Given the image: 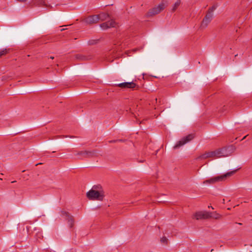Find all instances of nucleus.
Here are the masks:
<instances>
[{
  "label": "nucleus",
  "instance_id": "obj_25",
  "mask_svg": "<svg viewBox=\"0 0 252 252\" xmlns=\"http://www.w3.org/2000/svg\"><path fill=\"white\" fill-rule=\"evenodd\" d=\"M15 182H16V181H14L11 182V183H15Z\"/></svg>",
  "mask_w": 252,
  "mask_h": 252
},
{
  "label": "nucleus",
  "instance_id": "obj_23",
  "mask_svg": "<svg viewBox=\"0 0 252 252\" xmlns=\"http://www.w3.org/2000/svg\"><path fill=\"white\" fill-rule=\"evenodd\" d=\"M118 141H121V140H116V141H114V142Z\"/></svg>",
  "mask_w": 252,
  "mask_h": 252
},
{
  "label": "nucleus",
  "instance_id": "obj_19",
  "mask_svg": "<svg viewBox=\"0 0 252 252\" xmlns=\"http://www.w3.org/2000/svg\"><path fill=\"white\" fill-rule=\"evenodd\" d=\"M180 4V0H178L177 2H176L174 5L173 7L172 11H175L176 10V9L177 8V7L179 6Z\"/></svg>",
  "mask_w": 252,
  "mask_h": 252
},
{
  "label": "nucleus",
  "instance_id": "obj_17",
  "mask_svg": "<svg viewBox=\"0 0 252 252\" xmlns=\"http://www.w3.org/2000/svg\"><path fill=\"white\" fill-rule=\"evenodd\" d=\"M33 2L37 5H42L44 4L45 1L44 0H33Z\"/></svg>",
  "mask_w": 252,
  "mask_h": 252
},
{
  "label": "nucleus",
  "instance_id": "obj_12",
  "mask_svg": "<svg viewBox=\"0 0 252 252\" xmlns=\"http://www.w3.org/2000/svg\"><path fill=\"white\" fill-rule=\"evenodd\" d=\"M118 86L122 88L133 89L135 87L136 84L133 82H124L119 84Z\"/></svg>",
  "mask_w": 252,
  "mask_h": 252
},
{
  "label": "nucleus",
  "instance_id": "obj_14",
  "mask_svg": "<svg viewBox=\"0 0 252 252\" xmlns=\"http://www.w3.org/2000/svg\"><path fill=\"white\" fill-rule=\"evenodd\" d=\"M98 16L99 21H105L109 17V15L106 13H101L97 15Z\"/></svg>",
  "mask_w": 252,
  "mask_h": 252
},
{
  "label": "nucleus",
  "instance_id": "obj_1",
  "mask_svg": "<svg viewBox=\"0 0 252 252\" xmlns=\"http://www.w3.org/2000/svg\"><path fill=\"white\" fill-rule=\"evenodd\" d=\"M231 154L230 148L219 149L214 151H208L201 154L196 158V160H203L207 158H218L230 156Z\"/></svg>",
  "mask_w": 252,
  "mask_h": 252
},
{
  "label": "nucleus",
  "instance_id": "obj_26",
  "mask_svg": "<svg viewBox=\"0 0 252 252\" xmlns=\"http://www.w3.org/2000/svg\"><path fill=\"white\" fill-rule=\"evenodd\" d=\"M208 207H209V208H211V207L212 209H213V208L212 206H208Z\"/></svg>",
  "mask_w": 252,
  "mask_h": 252
},
{
  "label": "nucleus",
  "instance_id": "obj_16",
  "mask_svg": "<svg viewBox=\"0 0 252 252\" xmlns=\"http://www.w3.org/2000/svg\"><path fill=\"white\" fill-rule=\"evenodd\" d=\"M210 217L209 218H213L215 219H219L221 218V215L216 212L210 213Z\"/></svg>",
  "mask_w": 252,
  "mask_h": 252
},
{
  "label": "nucleus",
  "instance_id": "obj_29",
  "mask_svg": "<svg viewBox=\"0 0 252 252\" xmlns=\"http://www.w3.org/2000/svg\"><path fill=\"white\" fill-rule=\"evenodd\" d=\"M64 30V29H62V30H61V31H63Z\"/></svg>",
  "mask_w": 252,
  "mask_h": 252
},
{
  "label": "nucleus",
  "instance_id": "obj_4",
  "mask_svg": "<svg viewBox=\"0 0 252 252\" xmlns=\"http://www.w3.org/2000/svg\"><path fill=\"white\" fill-rule=\"evenodd\" d=\"M166 6V2L162 0L158 5L149 9L146 14V17L149 18L159 13Z\"/></svg>",
  "mask_w": 252,
  "mask_h": 252
},
{
  "label": "nucleus",
  "instance_id": "obj_10",
  "mask_svg": "<svg viewBox=\"0 0 252 252\" xmlns=\"http://www.w3.org/2000/svg\"><path fill=\"white\" fill-rule=\"evenodd\" d=\"M61 215L64 219L67 220L69 227H72L74 223L72 216H70L67 212L64 211H62Z\"/></svg>",
  "mask_w": 252,
  "mask_h": 252
},
{
  "label": "nucleus",
  "instance_id": "obj_6",
  "mask_svg": "<svg viewBox=\"0 0 252 252\" xmlns=\"http://www.w3.org/2000/svg\"><path fill=\"white\" fill-rule=\"evenodd\" d=\"M210 212L207 211H199L195 213L193 217L196 220L207 219L210 217Z\"/></svg>",
  "mask_w": 252,
  "mask_h": 252
},
{
  "label": "nucleus",
  "instance_id": "obj_11",
  "mask_svg": "<svg viewBox=\"0 0 252 252\" xmlns=\"http://www.w3.org/2000/svg\"><path fill=\"white\" fill-rule=\"evenodd\" d=\"M116 25V22L111 20V21H107L100 25V28L103 30H106L111 27H115Z\"/></svg>",
  "mask_w": 252,
  "mask_h": 252
},
{
  "label": "nucleus",
  "instance_id": "obj_21",
  "mask_svg": "<svg viewBox=\"0 0 252 252\" xmlns=\"http://www.w3.org/2000/svg\"><path fill=\"white\" fill-rule=\"evenodd\" d=\"M167 241H168L167 239L164 236L162 237L160 239V241H161V243H162L163 244H167Z\"/></svg>",
  "mask_w": 252,
  "mask_h": 252
},
{
  "label": "nucleus",
  "instance_id": "obj_2",
  "mask_svg": "<svg viewBox=\"0 0 252 252\" xmlns=\"http://www.w3.org/2000/svg\"><path fill=\"white\" fill-rule=\"evenodd\" d=\"M87 198L92 200L102 201L104 194L102 187L100 185L94 186L86 193Z\"/></svg>",
  "mask_w": 252,
  "mask_h": 252
},
{
  "label": "nucleus",
  "instance_id": "obj_7",
  "mask_svg": "<svg viewBox=\"0 0 252 252\" xmlns=\"http://www.w3.org/2000/svg\"><path fill=\"white\" fill-rule=\"evenodd\" d=\"M98 21L99 18L97 15L89 16L82 20V22L88 25L96 24Z\"/></svg>",
  "mask_w": 252,
  "mask_h": 252
},
{
  "label": "nucleus",
  "instance_id": "obj_20",
  "mask_svg": "<svg viewBox=\"0 0 252 252\" xmlns=\"http://www.w3.org/2000/svg\"><path fill=\"white\" fill-rule=\"evenodd\" d=\"M98 40L91 39L88 41V44L89 45H94L98 42Z\"/></svg>",
  "mask_w": 252,
  "mask_h": 252
},
{
  "label": "nucleus",
  "instance_id": "obj_13",
  "mask_svg": "<svg viewBox=\"0 0 252 252\" xmlns=\"http://www.w3.org/2000/svg\"><path fill=\"white\" fill-rule=\"evenodd\" d=\"M95 153L94 151H84L78 153V155H83L84 157H92L94 156Z\"/></svg>",
  "mask_w": 252,
  "mask_h": 252
},
{
  "label": "nucleus",
  "instance_id": "obj_18",
  "mask_svg": "<svg viewBox=\"0 0 252 252\" xmlns=\"http://www.w3.org/2000/svg\"><path fill=\"white\" fill-rule=\"evenodd\" d=\"M216 9V6L215 5H213L212 6H211V7H210L208 10V11H207V13L208 14H211V15L213 16V12Z\"/></svg>",
  "mask_w": 252,
  "mask_h": 252
},
{
  "label": "nucleus",
  "instance_id": "obj_5",
  "mask_svg": "<svg viewBox=\"0 0 252 252\" xmlns=\"http://www.w3.org/2000/svg\"><path fill=\"white\" fill-rule=\"evenodd\" d=\"M194 137V136L192 134H189L186 137H183L180 140H179L174 146V149H177L182 146H183L184 145L190 141L192 139H193Z\"/></svg>",
  "mask_w": 252,
  "mask_h": 252
},
{
  "label": "nucleus",
  "instance_id": "obj_3",
  "mask_svg": "<svg viewBox=\"0 0 252 252\" xmlns=\"http://www.w3.org/2000/svg\"><path fill=\"white\" fill-rule=\"evenodd\" d=\"M236 170L228 172L224 174L213 177L204 181V184H214L217 183L225 181L227 178L230 177L235 173Z\"/></svg>",
  "mask_w": 252,
  "mask_h": 252
},
{
  "label": "nucleus",
  "instance_id": "obj_24",
  "mask_svg": "<svg viewBox=\"0 0 252 252\" xmlns=\"http://www.w3.org/2000/svg\"><path fill=\"white\" fill-rule=\"evenodd\" d=\"M50 58L52 59H53L54 58V57H51Z\"/></svg>",
  "mask_w": 252,
  "mask_h": 252
},
{
  "label": "nucleus",
  "instance_id": "obj_28",
  "mask_svg": "<svg viewBox=\"0 0 252 252\" xmlns=\"http://www.w3.org/2000/svg\"><path fill=\"white\" fill-rule=\"evenodd\" d=\"M136 50H137V49L133 50L134 51H136Z\"/></svg>",
  "mask_w": 252,
  "mask_h": 252
},
{
  "label": "nucleus",
  "instance_id": "obj_27",
  "mask_svg": "<svg viewBox=\"0 0 252 252\" xmlns=\"http://www.w3.org/2000/svg\"><path fill=\"white\" fill-rule=\"evenodd\" d=\"M239 225H242V224L241 223H237Z\"/></svg>",
  "mask_w": 252,
  "mask_h": 252
},
{
  "label": "nucleus",
  "instance_id": "obj_15",
  "mask_svg": "<svg viewBox=\"0 0 252 252\" xmlns=\"http://www.w3.org/2000/svg\"><path fill=\"white\" fill-rule=\"evenodd\" d=\"M10 49H3L0 50V58H2V57L5 56L7 55L9 52Z\"/></svg>",
  "mask_w": 252,
  "mask_h": 252
},
{
  "label": "nucleus",
  "instance_id": "obj_9",
  "mask_svg": "<svg viewBox=\"0 0 252 252\" xmlns=\"http://www.w3.org/2000/svg\"><path fill=\"white\" fill-rule=\"evenodd\" d=\"M213 17V16L211 15V14L207 13L201 22L200 28L202 29L206 28L211 22Z\"/></svg>",
  "mask_w": 252,
  "mask_h": 252
},
{
  "label": "nucleus",
  "instance_id": "obj_8",
  "mask_svg": "<svg viewBox=\"0 0 252 252\" xmlns=\"http://www.w3.org/2000/svg\"><path fill=\"white\" fill-rule=\"evenodd\" d=\"M93 56L91 55H83L77 54L74 56L75 59L78 62H85L91 60Z\"/></svg>",
  "mask_w": 252,
  "mask_h": 252
},
{
  "label": "nucleus",
  "instance_id": "obj_22",
  "mask_svg": "<svg viewBox=\"0 0 252 252\" xmlns=\"http://www.w3.org/2000/svg\"><path fill=\"white\" fill-rule=\"evenodd\" d=\"M106 61L107 62H113V60H107Z\"/></svg>",
  "mask_w": 252,
  "mask_h": 252
}]
</instances>
